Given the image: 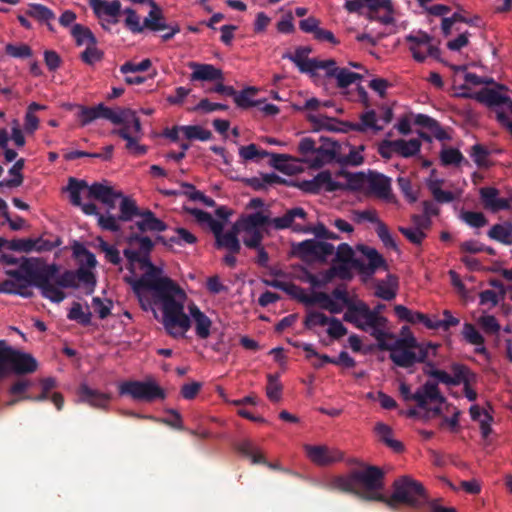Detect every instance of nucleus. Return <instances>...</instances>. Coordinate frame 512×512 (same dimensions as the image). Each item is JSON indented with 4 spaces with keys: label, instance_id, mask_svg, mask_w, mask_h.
I'll return each instance as SVG.
<instances>
[{
    "label": "nucleus",
    "instance_id": "46",
    "mask_svg": "<svg viewBox=\"0 0 512 512\" xmlns=\"http://www.w3.org/2000/svg\"><path fill=\"white\" fill-rule=\"evenodd\" d=\"M57 267V272H59V267ZM51 284L60 290L59 287L62 288H76L77 282L75 277V271L66 270L61 275L56 273L55 277L51 280Z\"/></svg>",
    "mask_w": 512,
    "mask_h": 512
},
{
    "label": "nucleus",
    "instance_id": "60",
    "mask_svg": "<svg viewBox=\"0 0 512 512\" xmlns=\"http://www.w3.org/2000/svg\"><path fill=\"white\" fill-rule=\"evenodd\" d=\"M330 317L319 311L307 312L304 319V327L308 330H312L316 326H326Z\"/></svg>",
    "mask_w": 512,
    "mask_h": 512
},
{
    "label": "nucleus",
    "instance_id": "62",
    "mask_svg": "<svg viewBox=\"0 0 512 512\" xmlns=\"http://www.w3.org/2000/svg\"><path fill=\"white\" fill-rule=\"evenodd\" d=\"M327 325V334L334 340H338L348 333V329L338 318L330 317Z\"/></svg>",
    "mask_w": 512,
    "mask_h": 512
},
{
    "label": "nucleus",
    "instance_id": "30",
    "mask_svg": "<svg viewBox=\"0 0 512 512\" xmlns=\"http://www.w3.org/2000/svg\"><path fill=\"white\" fill-rule=\"evenodd\" d=\"M306 119L312 124V132H320L322 130L338 132L339 130L334 117H329L323 114H308Z\"/></svg>",
    "mask_w": 512,
    "mask_h": 512
},
{
    "label": "nucleus",
    "instance_id": "11",
    "mask_svg": "<svg viewBox=\"0 0 512 512\" xmlns=\"http://www.w3.org/2000/svg\"><path fill=\"white\" fill-rule=\"evenodd\" d=\"M366 196H373L388 204H397V198L392 192L391 178L374 170H368Z\"/></svg>",
    "mask_w": 512,
    "mask_h": 512
},
{
    "label": "nucleus",
    "instance_id": "64",
    "mask_svg": "<svg viewBox=\"0 0 512 512\" xmlns=\"http://www.w3.org/2000/svg\"><path fill=\"white\" fill-rule=\"evenodd\" d=\"M104 57V52L96 47V45H88L81 53V60L88 64L93 65L95 62L101 61Z\"/></svg>",
    "mask_w": 512,
    "mask_h": 512
},
{
    "label": "nucleus",
    "instance_id": "55",
    "mask_svg": "<svg viewBox=\"0 0 512 512\" xmlns=\"http://www.w3.org/2000/svg\"><path fill=\"white\" fill-rule=\"evenodd\" d=\"M488 236L502 244H511L512 226H491Z\"/></svg>",
    "mask_w": 512,
    "mask_h": 512
},
{
    "label": "nucleus",
    "instance_id": "2",
    "mask_svg": "<svg viewBox=\"0 0 512 512\" xmlns=\"http://www.w3.org/2000/svg\"><path fill=\"white\" fill-rule=\"evenodd\" d=\"M145 272L138 279L126 278L145 311L161 305L162 324L173 337L182 335L191 327V321L184 312L186 294L171 278L163 276V270L155 266L149 254H142L137 262Z\"/></svg>",
    "mask_w": 512,
    "mask_h": 512
},
{
    "label": "nucleus",
    "instance_id": "33",
    "mask_svg": "<svg viewBox=\"0 0 512 512\" xmlns=\"http://www.w3.org/2000/svg\"><path fill=\"white\" fill-rule=\"evenodd\" d=\"M73 255L79 262L80 267L91 269L97 264L95 255L80 243H75L73 246Z\"/></svg>",
    "mask_w": 512,
    "mask_h": 512
},
{
    "label": "nucleus",
    "instance_id": "6",
    "mask_svg": "<svg viewBox=\"0 0 512 512\" xmlns=\"http://www.w3.org/2000/svg\"><path fill=\"white\" fill-rule=\"evenodd\" d=\"M357 250L367 258L368 263L361 259L353 258L354 252L347 243H341L336 250V260L343 263H350L351 266L359 271L361 275L371 277L379 268L387 269V264L383 256L372 247L364 244L357 246Z\"/></svg>",
    "mask_w": 512,
    "mask_h": 512
},
{
    "label": "nucleus",
    "instance_id": "32",
    "mask_svg": "<svg viewBox=\"0 0 512 512\" xmlns=\"http://www.w3.org/2000/svg\"><path fill=\"white\" fill-rule=\"evenodd\" d=\"M113 135H117L120 138L124 139L127 144L126 148L130 151H132L135 155L140 156L144 155L147 152V147L144 145H140L137 142V139L131 135L129 132V126H123L119 129H113L112 130Z\"/></svg>",
    "mask_w": 512,
    "mask_h": 512
},
{
    "label": "nucleus",
    "instance_id": "13",
    "mask_svg": "<svg viewBox=\"0 0 512 512\" xmlns=\"http://www.w3.org/2000/svg\"><path fill=\"white\" fill-rule=\"evenodd\" d=\"M390 352L391 361L401 368H409L419 362H425L428 358V351H415L392 343L388 350Z\"/></svg>",
    "mask_w": 512,
    "mask_h": 512
},
{
    "label": "nucleus",
    "instance_id": "1",
    "mask_svg": "<svg viewBox=\"0 0 512 512\" xmlns=\"http://www.w3.org/2000/svg\"><path fill=\"white\" fill-rule=\"evenodd\" d=\"M70 203L81 208L87 216H95L97 224H165L147 208H140L135 199L114 189L107 181L88 184L86 180L70 177L63 188Z\"/></svg>",
    "mask_w": 512,
    "mask_h": 512
},
{
    "label": "nucleus",
    "instance_id": "22",
    "mask_svg": "<svg viewBox=\"0 0 512 512\" xmlns=\"http://www.w3.org/2000/svg\"><path fill=\"white\" fill-rule=\"evenodd\" d=\"M299 248L304 254L312 255L322 260H325L328 256L332 255L335 249L330 243L314 239L301 242Z\"/></svg>",
    "mask_w": 512,
    "mask_h": 512
},
{
    "label": "nucleus",
    "instance_id": "19",
    "mask_svg": "<svg viewBox=\"0 0 512 512\" xmlns=\"http://www.w3.org/2000/svg\"><path fill=\"white\" fill-rule=\"evenodd\" d=\"M481 201L484 207L492 212L506 210L510 207L509 201L499 197V191L494 187L480 189Z\"/></svg>",
    "mask_w": 512,
    "mask_h": 512
},
{
    "label": "nucleus",
    "instance_id": "57",
    "mask_svg": "<svg viewBox=\"0 0 512 512\" xmlns=\"http://www.w3.org/2000/svg\"><path fill=\"white\" fill-rule=\"evenodd\" d=\"M272 218L263 211L241 215L233 224H271Z\"/></svg>",
    "mask_w": 512,
    "mask_h": 512
},
{
    "label": "nucleus",
    "instance_id": "5",
    "mask_svg": "<svg viewBox=\"0 0 512 512\" xmlns=\"http://www.w3.org/2000/svg\"><path fill=\"white\" fill-rule=\"evenodd\" d=\"M392 488L391 496H385V499L381 500L392 510H396L400 505L420 509L429 502L423 484L408 475L395 479Z\"/></svg>",
    "mask_w": 512,
    "mask_h": 512
},
{
    "label": "nucleus",
    "instance_id": "14",
    "mask_svg": "<svg viewBox=\"0 0 512 512\" xmlns=\"http://www.w3.org/2000/svg\"><path fill=\"white\" fill-rule=\"evenodd\" d=\"M304 450L309 460L317 466H329L343 459V453L326 445L305 444Z\"/></svg>",
    "mask_w": 512,
    "mask_h": 512
},
{
    "label": "nucleus",
    "instance_id": "45",
    "mask_svg": "<svg viewBox=\"0 0 512 512\" xmlns=\"http://www.w3.org/2000/svg\"><path fill=\"white\" fill-rule=\"evenodd\" d=\"M187 139L189 140H200V141H208L210 140L213 135L210 130L204 129L200 125H188V126H182L180 128Z\"/></svg>",
    "mask_w": 512,
    "mask_h": 512
},
{
    "label": "nucleus",
    "instance_id": "4",
    "mask_svg": "<svg viewBox=\"0 0 512 512\" xmlns=\"http://www.w3.org/2000/svg\"><path fill=\"white\" fill-rule=\"evenodd\" d=\"M328 488L356 495L363 500L381 502L385 499L381 493L384 488V472L377 466L367 465L364 469H353L345 475L332 477Z\"/></svg>",
    "mask_w": 512,
    "mask_h": 512
},
{
    "label": "nucleus",
    "instance_id": "35",
    "mask_svg": "<svg viewBox=\"0 0 512 512\" xmlns=\"http://www.w3.org/2000/svg\"><path fill=\"white\" fill-rule=\"evenodd\" d=\"M25 160L23 158L18 159L14 165L9 169V174L13 177L11 179H5L0 181L1 187L15 188L19 187L23 183V174L21 170L24 168Z\"/></svg>",
    "mask_w": 512,
    "mask_h": 512
},
{
    "label": "nucleus",
    "instance_id": "24",
    "mask_svg": "<svg viewBox=\"0 0 512 512\" xmlns=\"http://www.w3.org/2000/svg\"><path fill=\"white\" fill-rule=\"evenodd\" d=\"M463 98H474L480 103H484L489 107L504 105L505 101H508V96L500 94L498 91L490 88H483L481 91L474 95L470 93L459 94Z\"/></svg>",
    "mask_w": 512,
    "mask_h": 512
},
{
    "label": "nucleus",
    "instance_id": "21",
    "mask_svg": "<svg viewBox=\"0 0 512 512\" xmlns=\"http://www.w3.org/2000/svg\"><path fill=\"white\" fill-rule=\"evenodd\" d=\"M239 230L240 239L250 249L259 248L264 237L265 226H232Z\"/></svg>",
    "mask_w": 512,
    "mask_h": 512
},
{
    "label": "nucleus",
    "instance_id": "31",
    "mask_svg": "<svg viewBox=\"0 0 512 512\" xmlns=\"http://www.w3.org/2000/svg\"><path fill=\"white\" fill-rule=\"evenodd\" d=\"M368 173L363 171L355 172L347 175L346 183H342V188L339 191H353L363 192L367 187Z\"/></svg>",
    "mask_w": 512,
    "mask_h": 512
},
{
    "label": "nucleus",
    "instance_id": "44",
    "mask_svg": "<svg viewBox=\"0 0 512 512\" xmlns=\"http://www.w3.org/2000/svg\"><path fill=\"white\" fill-rule=\"evenodd\" d=\"M296 218L307 220V213L302 207H293L287 210L282 216L272 218L271 224H293Z\"/></svg>",
    "mask_w": 512,
    "mask_h": 512
},
{
    "label": "nucleus",
    "instance_id": "3",
    "mask_svg": "<svg viewBox=\"0 0 512 512\" xmlns=\"http://www.w3.org/2000/svg\"><path fill=\"white\" fill-rule=\"evenodd\" d=\"M56 273V264L40 265L37 259H23L19 267L6 270V274L12 279L0 283V293L30 298L33 292L29 287L35 286L41 290L44 298L60 303L64 300L65 293L51 284Z\"/></svg>",
    "mask_w": 512,
    "mask_h": 512
},
{
    "label": "nucleus",
    "instance_id": "20",
    "mask_svg": "<svg viewBox=\"0 0 512 512\" xmlns=\"http://www.w3.org/2000/svg\"><path fill=\"white\" fill-rule=\"evenodd\" d=\"M387 323H376L374 325H366L365 320H358V325H354L356 328L369 332L370 335L376 339L378 348L382 351H387L392 343L386 341L387 338H393V335L385 331Z\"/></svg>",
    "mask_w": 512,
    "mask_h": 512
},
{
    "label": "nucleus",
    "instance_id": "61",
    "mask_svg": "<svg viewBox=\"0 0 512 512\" xmlns=\"http://www.w3.org/2000/svg\"><path fill=\"white\" fill-rule=\"evenodd\" d=\"M75 277L77 283H83L89 289V293L93 292L96 286V277L90 269L79 267L75 271Z\"/></svg>",
    "mask_w": 512,
    "mask_h": 512
},
{
    "label": "nucleus",
    "instance_id": "9",
    "mask_svg": "<svg viewBox=\"0 0 512 512\" xmlns=\"http://www.w3.org/2000/svg\"><path fill=\"white\" fill-rule=\"evenodd\" d=\"M151 10L148 15L144 18V27L146 30L157 33L164 30H170V33H164L161 35V39L164 42L171 40L177 33L181 31L180 25L177 22H167L164 16L163 10L157 3L152 0L150 2Z\"/></svg>",
    "mask_w": 512,
    "mask_h": 512
},
{
    "label": "nucleus",
    "instance_id": "54",
    "mask_svg": "<svg viewBox=\"0 0 512 512\" xmlns=\"http://www.w3.org/2000/svg\"><path fill=\"white\" fill-rule=\"evenodd\" d=\"M327 78H335L337 86L341 89L347 88L353 83L352 71L347 68L333 69L325 73Z\"/></svg>",
    "mask_w": 512,
    "mask_h": 512
},
{
    "label": "nucleus",
    "instance_id": "38",
    "mask_svg": "<svg viewBox=\"0 0 512 512\" xmlns=\"http://www.w3.org/2000/svg\"><path fill=\"white\" fill-rule=\"evenodd\" d=\"M440 160L443 166H459L461 163L469 164V162L464 158L460 150L452 147L443 148L441 150Z\"/></svg>",
    "mask_w": 512,
    "mask_h": 512
},
{
    "label": "nucleus",
    "instance_id": "37",
    "mask_svg": "<svg viewBox=\"0 0 512 512\" xmlns=\"http://www.w3.org/2000/svg\"><path fill=\"white\" fill-rule=\"evenodd\" d=\"M394 344H397L398 346H402L405 348H410L415 351L424 350L430 352V350L433 352V356L436 355V350L438 348V345L427 343V344H421L417 341V339L413 335H409L407 337L398 338L394 341Z\"/></svg>",
    "mask_w": 512,
    "mask_h": 512
},
{
    "label": "nucleus",
    "instance_id": "43",
    "mask_svg": "<svg viewBox=\"0 0 512 512\" xmlns=\"http://www.w3.org/2000/svg\"><path fill=\"white\" fill-rule=\"evenodd\" d=\"M430 226H399L400 232L413 244H421Z\"/></svg>",
    "mask_w": 512,
    "mask_h": 512
},
{
    "label": "nucleus",
    "instance_id": "18",
    "mask_svg": "<svg viewBox=\"0 0 512 512\" xmlns=\"http://www.w3.org/2000/svg\"><path fill=\"white\" fill-rule=\"evenodd\" d=\"M188 67L193 70L190 74V81H224V73L220 68L212 64L189 62Z\"/></svg>",
    "mask_w": 512,
    "mask_h": 512
},
{
    "label": "nucleus",
    "instance_id": "47",
    "mask_svg": "<svg viewBox=\"0 0 512 512\" xmlns=\"http://www.w3.org/2000/svg\"><path fill=\"white\" fill-rule=\"evenodd\" d=\"M390 286H386L384 283H379L376 286L375 295L385 301H391L396 297L397 291V278L388 275Z\"/></svg>",
    "mask_w": 512,
    "mask_h": 512
},
{
    "label": "nucleus",
    "instance_id": "40",
    "mask_svg": "<svg viewBox=\"0 0 512 512\" xmlns=\"http://www.w3.org/2000/svg\"><path fill=\"white\" fill-rule=\"evenodd\" d=\"M462 334L468 343L476 346H481V348L476 349V352L483 353L485 351V347L483 346L484 337L480 334V332L475 328L473 324L465 323Z\"/></svg>",
    "mask_w": 512,
    "mask_h": 512
},
{
    "label": "nucleus",
    "instance_id": "42",
    "mask_svg": "<svg viewBox=\"0 0 512 512\" xmlns=\"http://www.w3.org/2000/svg\"><path fill=\"white\" fill-rule=\"evenodd\" d=\"M26 15L41 22L50 21L55 18V14L50 8L38 3H30Z\"/></svg>",
    "mask_w": 512,
    "mask_h": 512
},
{
    "label": "nucleus",
    "instance_id": "15",
    "mask_svg": "<svg viewBox=\"0 0 512 512\" xmlns=\"http://www.w3.org/2000/svg\"><path fill=\"white\" fill-rule=\"evenodd\" d=\"M215 237V247L225 249L228 252L239 253L241 250L239 230L231 227L224 231L225 226H209Z\"/></svg>",
    "mask_w": 512,
    "mask_h": 512
},
{
    "label": "nucleus",
    "instance_id": "50",
    "mask_svg": "<svg viewBox=\"0 0 512 512\" xmlns=\"http://www.w3.org/2000/svg\"><path fill=\"white\" fill-rule=\"evenodd\" d=\"M91 312H84L80 303L74 302L70 308L67 318L72 321H76L83 326L91 324Z\"/></svg>",
    "mask_w": 512,
    "mask_h": 512
},
{
    "label": "nucleus",
    "instance_id": "12",
    "mask_svg": "<svg viewBox=\"0 0 512 512\" xmlns=\"http://www.w3.org/2000/svg\"><path fill=\"white\" fill-rule=\"evenodd\" d=\"M385 308L384 304L379 303L373 309L363 301H358L357 306L349 308V312H345L343 320L353 325H358V320H365L366 325H374L376 323H387V319L381 315Z\"/></svg>",
    "mask_w": 512,
    "mask_h": 512
},
{
    "label": "nucleus",
    "instance_id": "25",
    "mask_svg": "<svg viewBox=\"0 0 512 512\" xmlns=\"http://www.w3.org/2000/svg\"><path fill=\"white\" fill-rule=\"evenodd\" d=\"M189 312L195 322V332L200 339H207L210 336L212 321L195 304L190 305Z\"/></svg>",
    "mask_w": 512,
    "mask_h": 512
},
{
    "label": "nucleus",
    "instance_id": "8",
    "mask_svg": "<svg viewBox=\"0 0 512 512\" xmlns=\"http://www.w3.org/2000/svg\"><path fill=\"white\" fill-rule=\"evenodd\" d=\"M399 392L405 401H415L417 406L426 410L429 402L445 403L446 398L441 394L438 382L426 381L416 392L412 393L410 386L406 383H401Z\"/></svg>",
    "mask_w": 512,
    "mask_h": 512
},
{
    "label": "nucleus",
    "instance_id": "28",
    "mask_svg": "<svg viewBox=\"0 0 512 512\" xmlns=\"http://www.w3.org/2000/svg\"><path fill=\"white\" fill-rule=\"evenodd\" d=\"M258 88L254 86H248L238 92L235 98V104L241 109H248L262 105L266 99L253 100L252 97L258 93Z\"/></svg>",
    "mask_w": 512,
    "mask_h": 512
},
{
    "label": "nucleus",
    "instance_id": "48",
    "mask_svg": "<svg viewBox=\"0 0 512 512\" xmlns=\"http://www.w3.org/2000/svg\"><path fill=\"white\" fill-rule=\"evenodd\" d=\"M124 109L125 108H119L118 111H114L113 109L105 106L103 103H99L97 105V110L99 114V119L103 118L106 120H109L111 123L115 125H120L124 123Z\"/></svg>",
    "mask_w": 512,
    "mask_h": 512
},
{
    "label": "nucleus",
    "instance_id": "59",
    "mask_svg": "<svg viewBox=\"0 0 512 512\" xmlns=\"http://www.w3.org/2000/svg\"><path fill=\"white\" fill-rule=\"evenodd\" d=\"M237 450L242 455L250 458L254 464L265 463L264 457L256 451L253 443L249 440L240 442L237 446Z\"/></svg>",
    "mask_w": 512,
    "mask_h": 512
},
{
    "label": "nucleus",
    "instance_id": "56",
    "mask_svg": "<svg viewBox=\"0 0 512 512\" xmlns=\"http://www.w3.org/2000/svg\"><path fill=\"white\" fill-rule=\"evenodd\" d=\"M316 181L319 183L320 187L324 189L326 192H336L342 188V183L338 181H334L332 179L331 173L328 170L319 172L316 176Z\"/></svg>",
    "mask_w": 512,
    "mask_h": 512
},
{
    "label": "nucleus",
    "instance_id": "23",
    "mask_svg": "<svg viewBox=\"0 0 512 512\" xmlns=\"http://www.w3.org/2000/svg\"><path fill=\"white\" fill-rule=\"evenodd\" d=\"M89 5L98 18H101L102 15L105 14L112 17V19L109 20L110 23H118L117 17L121 12V3L119 0H113L112 2H106L103 0H89Z\"/></svg>",
    "mask_w": 512,
    "mask_h": 512
},
{
    "label": "nucleus",
    "instance_id": "41",
    "mask_svg": "<svg viewBox=\"0 0 512 512\" xmlns=\"http://www.w3.org/2000/svg\"><path fill=\"white\" fill-rule=\"evenodd\" d=\"M490 154V150L479 143L473 145L470 150V156L479 168H489L491 166L488 160Z\"/></svg>",
    "mask_w": 512,
    "mask_h": 512
},
{
    "label": "nucleus",
    "instance_id": "34",
    "mask_svg": "<svg viewBox=\"0 0 512 512\" xmlns=\"http://www.w3.org/2000/svg\"><path fill=\"white\" fill-rule=\"evenodd\" d=\"M71 35L75 39V43L77 46H82L85 43H88L90 45L97 44V39L95 35L88 27L82 24H74L71 29Z\"/></svg>",
    "mask_w": 512,
    "mask_h": 512
},
{
    "label": "nucleus",
    "instance_id": "39",
    "mask_svg": "<svg viewBox=\"0 0 512 512\" xmlns=\"http://www.w3.org/2000/svg\"><path fill=\"white\" fill-rule=\"evenodd\" d=\"M72 107H75L78 110L76 113V117L79 121L80 126L82 127L89 125L96 119H99L97 105L94 107H89L82 104H76Z\"/></svg>",
    "mask_w": 512,
    "mask_h": 512
},
{
    "label": "nucleus",
    "instance_id": "52",
    "mask_svg": "<svg viewBox=\"0 0 512 512\" xmlns=\"http://www.w3.org/2000/svg\"><path fill=\"white\" fill-rule=\"evenodd\" d=\"M124 13L126 14L125 27L133 34L143 33L145 30L144 22L140 23V17L137 12L132 8H126Z\"/></svg>",
    "mask_w": 512,
    "mask_h": 512
},
{
    "label": "nucleus",
    "instance_id": "16",
    "mask_svg": "<svg viewBox=\"0 0 512 512\" xmlns=\"http://www.w3.org/2000/svg\"><path fill=\"white\" fill-rule=\"evenodd\" d=\"M38 362L29 353L21 352L10 347L8 372L13 371L16 374H30L37 370Z\"/></svg>",
    "mask_w": 512,
    "mask_h": 512
},
{
    "label": "nucleus",
    "instance_id": "51",
    "mask_svg": "<svg viewBox=\"0 0 512 512\" xmlns=\"http://www.w3.org/2000/svg\"><path fill=\"white\" fill-rule=\"evenodd\" d=\"M267 386H266V395L272 402H278L281 399L282 393V385L279 382L278 374H268L267 375Z\"/></svg>",
    "mask_w": 512,
    "mask_h": 512
},
{
    "label": "nucleus",
    "instance_id": "26",
    "mask_svg": "<svg viewBox=\"0 0 512 512\" xmlns=\"http://www.w3.org/2000/svg\"><path fill=\"white\" fill-rule=\"evenodd\" d=\"M405 40L412 43L409 50L411 51L414 60L419 63H423L426 60V55L420 52L417 46L429 44L432 41V36L425 31L419 30L417 35L409 34L405 37Z\"/></svg>",
    "mask_w": 512,
    "mask_h": 512
},
{
    "label": "nucleus",
    "instance_id": "63",
    "mask_svg": "<svg viewBox=\"0 0 512 512\" xmlns=\"http://www.w3.org/2000/svg\"><path fill=\"white\" fill-rule=\"evenodd\" d=\"M130 246H135L142 254H150L154 244L147 236L131 235L129 237Z\"/></svg>",
    "mask_w": 512,
    "mask_h": 512
},
{
    "label": "nucleus",
    "instance_id": "27",
    "mask_svg": "<svg viewBox=\"0 0 512 512\" xmlns=\"http://www.w3.org/2000/svg\"><path fill=\"white\" fill-rule=\"evenodd\" d=\"M314 153L316 156L313 159L305 160V162L309 163V166L313 169L322 168L325 164L331 163L333 161L337 162L339 155L336 150L326 148L325 145H320L317 147V150Z\"/></svg>",
    "mask_w": 512,
    "mask_h": 512
},
{
    "label": "nucleus",
    "instance_id": "7",
    "mask_svg": "<svg viewBox=\"0 0 512 512\" xmlns=\"http://www.w3.org/2000/svg\"><path fill=\"white\" fill-rule=\"evenodd\" d=\"M119 394L121 396L128 395L135 401L146 403H152L156 400H164L166 398L165 390L154 380H130L122 382L119 385Z\"/></svg>",
    "mask_w": 512,
    "mask_h": 512
},
{
    "label": "nucleus",
    "instance_id": "10",
    "mask_svg": "<svg viewBox=\"0 0 512 512\" xmlns=\"http://www.w3.org/2000/svg\"><path fill=\"white\" fill-rule=\"evenodd\" d=\"M62 243L60 237L51 234H42L38 237H27L14 239L11 241L10 247L13 250L21 252H50Z\"/></svg>",
    "mask_w": 512,
    "mask_h": 512
},
{
    "label": "nucleus",
    "instance_id": "53",
    "mask_svg": "<svg viewBox=\"0 0 512 512\" xmlns=\"http://www.w3.org/2000/svg\"><path fill=\"white\" fill-rule=\"evenodd\" d=\"M360 120L361 123H357V126L354 127L357 132H366L369 128L375 131H380L382 129V127L378 126L376 123V112L374 110H368L361 114Z\"/></svg>",
    "mask_w": 512,
    "mask_h": 512
},
{
    "label": "nucleus",
    "instance_id": "49",
    "mask_svg": "<svg viewBox=\"0 0 512 512\" xmlns=\"http://www.w3.org/2000/svg\"><path fill=\"white\" fill-rule=\"evenodd\" d=\"M396 316L401 320L410 324H417L423 321L424 313L412 311L403 305H396L394 307Z\"/></svg>",
    "mask_w": 512,
    "mask_h": 512
},
{
    "label": "nucleus",
    "instance_id": "58",
    "mask_svg": "<svg viewBox=\"0 0 512 512\" xmlns=\"http://www.w3.org/2000/svg\"><path fill=\"white\" fill-rule=\"evenodd\" d=\"M347 146L350 147V151L347 155H341L339 153L337 163L341 166H360L364 162V157L359 153V150H356L354 146H351L347 143Z\"/></svg>",
    "mask_w": 512,
    "mask_h": 512
},
{
    "label": "nucleus",
    "instance_id": "36",
    "mask_svg": "<svg viewBox=\"0 0 512 512\" xmlns=\"http://www.w3.org/2000/svg\"><path fill=\"white\" fill-rule=\"evenodd\" d=\"M451 371L453 373L451 376L453 381L451 382V386L464 384L468 380H476V374L471 372V370L466 365L453 363L451 365Z\"/></svg>",
    "mask_w": 512,
    "mask_h": 512
},
{
    "label": "nucleus",
    "instance_id": "17",
    "mask_svg": "<svg viewBox=\"0 0 512 512\" xmlns=\"http://www.w3.org/2000/svg\"><path fill=\"white\" fill-rule=\"evenodd\" d=\"M77 396L80 402L98 409H106L111 400V396L109 394L93 389L86 383H81L79 385L77 389Z\"/></svg>",
    "mask_w": 512,
    "mask_h": 512
},
{
    "label": "nucleus",
    "instance_id": "29",
    "mask_svg": "<svg viewBox=\"0 0 512 512\" xmlns=\"http://www.w3.org/2000/svg\"><path fill=\"white\" fill-rule=\"evenodd\" d=\"M394 152L404 158L413 157L420 152L421 142L419 139H397L393 140Z\"/></svg>",
    "mask_w": 512,
    "mask_h": 512
}]
</instances>
